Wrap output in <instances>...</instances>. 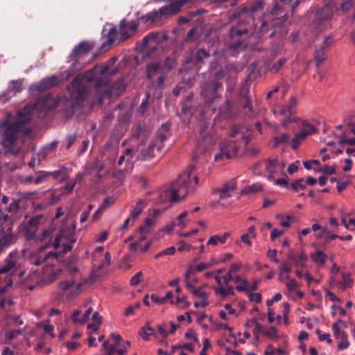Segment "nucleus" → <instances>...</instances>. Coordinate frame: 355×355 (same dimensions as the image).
Masks as SVG:
<instances>
[{
    "instance_id": "obj_1",
    "label": "nucleus",
    "mask_w": 355,
    "mask_h": 355,
    "mask_svg": "<svg viewBox=\"0 0 355 355\" xmlns=\"http://www.w3.org/2000/svg\"><path fill=\"white\" fill-rule=\"evenodd\" d=\"M92 85H94L96 96L98 102H102L105 97L111 99L119 96L125 87L122 80L111 84L107 81L96 80L94 71H89L85 74L77 76L67 86L69 93V100L73 106L79 104L86 98L88 95L87 88Z\"/></svg>"
},
{
    "instance_id": "obj_2",
    "label": "nucleus",
    "mask_w": 355,
    "mask_h": 355,
    "mask_svg": "<svg viewBox=\"0 0 355 355\" xmlns=\"http://www.w3.org/2000/svg\"><path fill=\"white\" fill-rule=\"evenodd\" d=\"M49 101L50 98L49 97L40 98L33 105H27L23 110L19 111L17 121L7 126L2 144L7 146L15 142L17 132L21 130L23 125L29 121L32 112L46 111L56 106L57 102H49Z\"/></svg>"
},
{
    "instance_id": "obj_3",
    "label": "nucleus",
    "mask_w": 355,
    "mask_h": 355,
    "mask_svg": "<svg viewBox=\"0 0 355 355\" xmlns=\"http://www.w3.org/2000/svg\"><path fill=\"white\" fill-rule=\"evenodd\" d=\"M195 168L194 165H189L179 178L173 182L170 189L161 192L159 200L165 202L168 200L171 202H177L184 198L188 192L193 190L198 184V176L193 174Z\"/></svg>"
},
{
    "instance_id": "obj_4",
    "label": "nucleus",
    "mask_w": 355,
    "mask_h": 355,
    "mask_svg": "<svg viewBox=\"0 0 355 355\" xmlns=\"http://www.w3.org/2000/svg\"><path fill=\"white\" fill-rule=\"evenodd\" d=\"M286 164L282 157L275 156L257 163L253 166L252 171L254 175L263 176L272 181L276 175H284Z\"/></svg>"
},
{
    "instance_id": "obj_5",
    "label": "nucleus",
    "mask_w": 355,
    "mask_h": 355,
    "mask_svg": "<svg viewBox=\"0 0 355 355\" xmlns=\"http://www.w3.org/2000/svg\"><path fill=\"white\" fill-rule=\"evenodd\" d=\"M337 8L332 3H328L323 7L318 9L314 14L311 29L313 32L319 33L329 26V22L331 19Z\"/></svg>"
},
{
    "instance_id": "obj_6",
    "label": "nucleus",
    "mask_w": 355,
    "mask_h": 355,
    "mask_svg": "<svg viewBox=\"0 0 355 355\" xmlns=\"http://www.w3.org/2000/svg\"><path fill=\"white\" fill-rule=\"evenodd\" d=\"M83 282L80 280L79 276L75 275L59 282L58 290L65 295L68 300H71L80 295Z\"/></svg>"
},
{
    "instance_id": "obj_7",
    "label": "nucleus",
    "mask_w": 355,
    "mask_h": 355,
    "mask_svg": "<svg viewBox=\"0 0 355 355\" xmlns=\"http://www.w3.org/2000/svg\"><path fill=\"white\" fill-rule=\"evenodd\" d=\"M62 270L53 266V263L48 261L43 267L40 274L37 276L36 274L33 273L27 276V279L29 282H35L36 285L40 284H49L57 279L61 274Z\"/></svg>"
},
{
    "instance_id": "obj_8",
    "label": "nucleus",
    "mask_w": 355,
    "mask_h": 355,
    "mask_svg": "<svg viewBox=\"0 0 355 355\" xmlns=\"http://www.w3.org/2000/svg\"><path fill=\"white\" fill-rule=\"evenodd\" d=\"M92 276L98 277L100 270L106 269L110 264V254L108 252H104L103 247H98L92 253Z\"/></svg>"
},
{
    "instance_id": "obj_9",
    "label": "nucleus",
    "mask_w": 355,
    "mask_h": 355,
    "mask_svg": "<svg viewBox=\"0 0 355 355\" xmlns=\"http://www.w3.org/2000/svg\"><path fill=\"white\" fill-rule=\"evenodd\" d=\"M74 70V64H72V65L67 71L60 73L58 76L54 75L51 77L44 78L34 87L36 89L40 91L54 87L71 76L73 73Z\"/></svg>"
},
{
    "instance_id": "obj_10",
    "label": "nucleus",
    "mask_w": 355,
    "mask_h": 355,
    "mask_svg": "<svg viewBox=\"0 0 355 355\" xmlns=\"http://www.w3.org/2000/svg\"><path fill=\"white\" fill-rule=\"evenodd\" d=\"M275 116L281 121V125L286 128L291 123L295 121V110L287 107L286 105H281L272 110Z\"/></svg>"
},
{
    "instance_id": "obj_11",
    "label": "nucleus",
    "mask_w": 355,
    "mask_h": 355,
    "mask_svg": "<svg viewBox=\"0 0 355 355\" xmlns=\"http://www.w3.org/2000/svg\"><path fill=\"white\" fill-rule=\"evenodd\" d=\"M248 32L247 28L243 24L232 28L230 31V47L236 49L240 46Z\"/></svg>"
},
{
    "instance_id": "obj_12",
    "label": "nucleus",
    "mask_w": 355,
    "mask_h": 355,
    "mask_svg": "<svg viewBox=\"0 0 355 355\" xmlns=\"http://www.w3.org/2000/svg\"><path fill=\"white\" fill-rule=\"evenodd\" d=\"M74 242V239L70 231L63 230L55 238L53 242V248L58 249L60 246L62 248V252H67L72 248L71 244Z\"/></svg>"
},
{
    "instance_id": "obj_13",
    "label": "nucleus",
    "mask_w": 355,
    "mask_h": 355,
    "mask_svg": "<svg viewBox=\"0 0 355 355\" xmlns=\"http://www.w3.org/2000/svg\"><path fill=\"white\" fill-rule=\"evenodd\" d=\"M282 10V8L280 6H276L272 10L270 15L268 16V19H272V26L275 29L270 34V36H272L277 27L285 21L286 15L284 14V11Z\"/></svg>"
},
{
    "instance_id": "obj_14",
    "label": "nucleus",
    "mask_w": 355,
    "mask_h": 355,
    "mask_svg": "<svg viewBox=\"0 0 355 355\" xmlns=\"http://www.w3.org/2000/svg\"><path fill=\"white\" fill-rule=\"evenodd\" d=\"M237 150L238 147L234 144H221L220 153L215 155L214 160L218 162L223 159L224 157L230 159Z\"/></svg>"
},
{
    "instance_id": "obj_15",
    "label": "nucleus",
    "mask_w": 355,
    "mask_h": 355,
    "mask_svg": "<svg viewBox=\"0 0 355 355\" xmlns=\"http://www.w3.org/2000/svg\"><path fill=\"white\" fill-rule=\"evenodd\" d=\"M138 28V23L135 21L127 22L125 20H121L120 22V33L123 39L130 37L137 31Z\"/></svg>"
},
{
    "instance_id": "obj_16",
    "label": "nucleus",
    "mask_w": 355,
    "mask_h": 355,
    "mask_svg": "<svg viewBox=\"0 0 355 355\" xmlns=\"http://www.w3.org/2000/svg\"><path fill=\"white\" fill-rule=\"evenodd\" d=\"M93 47V45L87 42H83L76 46L69 58L71 60L78 61L80 58L89 52Z\"/></svg>"
},
{
    "instance_id": "obj_17",
    "label": "nucleus",
    "mask_w": 355,
    "mask_h": 355,
    "mask_svg": "<svg viewBox=\"0 0 355 355\" xmlns=\"http://www.w3.org/2000/svg\"><path fill=\"white\" fill-rule=\"evenodd\" d=\"M230 134L232 137H234L236 135L241 136L242 141L245 145L250 141L252 137V131L248 130L245 127L234 126Z\"/></svg>"
},
{
    "instance_id": "obj_18",
    "label": "nucleus",
    "mask_w": 355,
    "mask_h": 355,
    "mask_svg": "<svg viewBox=\"0 0 355 355\" xmlns=\"http://www.w3.org/2000/svg\"><path fill=\"white\" fill-rule=\"evenodd\" d=\"M236 189V184L234 182H230L225 185L223 186L218 191L220 193L218 201L222 202L223 200L230 198ZM222 205L225 206L226 203L221 202Z\"/></svg>"
},
{
    "instance_id": "obj_19",
    "label": "nucleus",
    "mask_w": 355,
    "mask_h": 355,
    "mask_svg": "<svg viewBox=\"0 0 355 355\" xmlns=\"http://www.w3.org/2000/svg\"><path fill=\"white\" fill-rule=\"evenodd\" d=\"M253 100L252 97L248 94H245L241 101L242 106L245 113L250 116H254L258 114L253 105Z\"/></svg>"
},
{
    "instance_id": "obj_20",
    "label": "nucleus",
    "mask_w": 355,
    "mask_h": 355,
    "mask_svg": "<svg viewBox=\"0 0 355 355\" xmlns=\"http://www.w3.org/2000/svg\"><path fill=\"white\" fill-rule=\"evenodd\" d=\"M133 150L130 148L125 150L124 153L119 157L117 162L118 166H121L123 162H125V168L128 169L132 166Z\"/></svg>"
},
{
    "instance_id": "obj_21",
    "label": "nucleus",
    "mask_w": 355,
    "mask_h": 355,
    "mask_svg": "<svg viewBox=\"0 0 355 355\" xmlns=\"http://www.w3.org/2000/svg\"><path fill=\"white\" fill-rule=\"evenodd\" d=\"M56 255L55 253L49 252L45 253H41L38 256H33L31 259V262L35 266H39L44 263L45 261H48L50 259H55Z\"/></svg>"
},
{
    "instance_id": "obj_22",
    "label": "nucleus",
    "mask_w": 355,
    "mask_h": 355,
    "mask_svg": "<svg viewBox=\"0 0 355 355\" xmlns=\"http://www.w3.org/2000/svg\"><path fill=\"white\" fill-rule=\"evenodd\" d=\"M92 313V309L91 308H88L87 311L85 312L83 315L82 317H79L80 314V311L78 310L74 311L72 313L71 318L74 322L79 323V324H85L86 322H87L89 319V315Z\"/></svg>"
},
{
    "instance_id": "obj_23",
    "label": "nucleus",
    "mask_w": 355,
    "mask_h": 355,
    "mask_svg": "<svg viewBox=\"0 0 355 355\" xmlns=\"http://www.w3.org/2000/svg\"><path fill=\"white\" fill-rule=\"evenodd\" d=\"M230 236V233L227 232H224L221 236L217 234L212 235L209 238L207 245L216 246L219 243L223 244Z\"/></svg>"
},
{
    "instance_id": "obj_24",
    "label": "nucleus",
    "mask_w": 355,
    "mask_h": 355,
    "mask_svg": "<svg viewBox=\"0 0 355 355\" xmlns=\"http://www.w3.org/2000/svg\"><path fill=\"white\" fill-rule=\"evenodd\" d=\"M213 288L217 295L227 297L228 295H234V287L230 285L220 286L218 287H214Z\"/></svg>"
},
{
    "instance_id": "obj_25",
    "label": "nucleus",
    "mask_w": 355,
    "mask_h": 355,
    "mask_svg": "<svg viewBox=\"0 0 355 355\" xmlns=\"http://www.w3.org/2000/svg\"><path fill=\"white\" fill-rule=\"evenodd\" d=\"M141 19H143L146 24H150L162 19V17L159 10H155L142 16Z\"/></svg>"
},
{
    "instance_id": "obj_26",
    "label": "nucleus",
    "mask_w": 355,
    "mask_h": 355,
    "mask_svg": "<svg viewBox=\"0 0 355 355\" xmlns=\"http://www.w3.org/2000/svg\"><path fill=\"white\" fill-rule=\"evenodd\" d=\"M173 293L171 291H168L164 297H159L158 295L155 294H152L150 295L151 300L156 304H162L166 302L168 300H170V303L173 304V301L172 300Z\"/></svg>"
},
{
    "instance_id": "obj_27",
    "label": "nucleus",
    "mask_w": 355,
    "mask_h": 355,
    "mask_svg": "<svg viewBox=\"0 0 355 355\" xmlns=\"http://www.w3.org/2000/svg\"><path fill=\"white\" fill-rule=\"evenodd\" d=\"M310 257L313 261L316 263L320 264V266H324L327 256L321 250H317L313 253L310 254Z\"/></svg>"
},
{
    "instance_id": "obj_28",
    "label": "nucleus",
    "mask_w": 355,
    "mask_h": 355,
    "mask_svg": "<svg viewBox=\"0 0 355 355\" xmlns=\"http://www.w3.org/2000/svg\"><path fill=\"white\" fill-rule=\"evenodd\" d=\"M92 322L87 324V328L96 332L99 329V325L102 322L101 317L97 311H94L92 315Z\"/></svg>"
},
{
    "instance_id": "obj_29",
    "label": "nucleus",
    "mask_w": 355,
    "mask_h": 355,
    "mask_svg": "<svg viewBox=\"0 0 355 355\" xmlns=\"http://www.w3.org/2000/svg\"><path fill=\"white\" fill-rule=\"evenodd\" d=\"M262 190H263L262 185L259 182H256L251 185L245 187L242 189L241 193L242 194H252V193H255L259 192Z\"/></svg>"
},
{
    "instance_id": "obj_30",
    "label": "nucleus",
    "mask_w": 355,
    "mask_h": 355,
    "mask_svg": "<svg viewBox=\"0 0 355 355\" xmlns=\"http://www.w3.org/2000/svg\"><path fill=\"white\" fill-rule=\"evenodd\" d=\"M234 282L237 284L236 289L238 291H245L248 289V282L246 279H243L240 275H234Z\"/></svg>"
},
{
    "instance_id": "obj_31",
    "label": "nucleus",
    "mask_w": 355,
    "mask_h": 355,
    "mask_svg": "<svg viewBox=\"0 0 355 355\" xmlns=\"http://www.w3.org/2000/svg\"><path fill=\"white\" fill-rule=\"evenodd\" d=\"M207 56H208V53L205 49H198L196 53L195 57L189 58L186 60V64H188L189 62H193L194 61L196 62H199L201 60H202V59L204 58H206Z\"/></svg>"
},
{
    "instance_id": "obj_32",
    "label": "nucleus",
    "mask_w": 355,
    "mask_h": 355,
    "mask_svg": "<svg viewBox=\"0 0 355 355\" xmlns=\"http://www.w3.org/2000/svg\"><path fill=\"white\" fill-rule=\"evenodd\" d=\"M23 80H12L8 87L9 92H12L14 94L19 92L22 89Z\"/></svg>"
},
{
    "instance_id": "obj_33",
    "label": "nucleus",
    "mask_w": 355,
    "mask_h": 355,
    "mask_svg": "<svg viewBox=\"0 0 355 355\" xmlns=\"http://www.w3.org/2000/svg\"><path fill=\"white\" fill-rule=\"evenodd\" d=\"M232 104L228 100L224 101V105L219 107V113L224 117L228 118L231 116Z\"/></svg>"
},
{
    "instance_id": "obj_34",
    "label": "nucleus",
    "mask_w": 355,
    "mask_h": 355,
    "mask_svg": "<svg viewBox=\"0 0 355 355\" xmlns=\"http://www.w3.org/2000/svg\"><path fill=\"white\" fill-rule=\"evenodd\" d=\"M155 220L150 218H148L146 219L143 225L139 227L138 232L139 233H149L150 231V227L154 225Z\"/></svg>"
},
{
    "instance_id": "obj_35",
    "label": "nucleus",
    "mask_w": 355,
    "mask_h": 355,
    "mask_svg": "<svg viewBox=\"0 0 355 355\" xmlns=\"http://www.w3.org/2000/svg\"><path fill=\"white\" fill-rule=\"evenodd\" d=\"M306 136L304 132L297 133L295 137L291 141V146L292 148L296 149L299 146L300 144L306 139Z\"/></svg>"
},
{
    "instance_id": "obj_36",
    "label": "nucleus",
    "mask_w": 355,
    "mask_h": 355,
    "mask_svg": "<svg viewBox=\"0 0 355 355\" xmlns=\"http://www.w3.org/2000/svg\"><path fill=\"white\" fill-rule=\"evenodd\" d=\"M55 230V226L53 224H51L47 229H45L42 231V234L39 236L37 239L41 241L49 239Z\"/></svg>"
},
{
    "instance_id": "obj_37",
    "label": "nucleus",
    "mask_w": 355,
    "mask_h": 355,
    "mask_svg": "<svg viewBox=\"0 0 355 355\" xmlns=\"http://www.w3.org/2000/svg\"><path fill=\"white\" fill-rule=\"evenodd\" d=\"M269 30V24L266 19L261 20V24L259 26V29L257 28L253 31L252 34H260L261 35H263L268 33Z\"/></svg>"
},
{
    "instance_id": "obj_38",
    "label": "nucleus",
    "mask_w": 355,
    "mask_h": 355,
    "mask_svg": "<svg viewBox=\"0 0 355 355\" xmlns=\"http://www.w3.org/2000/svg\"><path fill=\"white\" fill-rule=\"evenodd\" d=\"M324 48L320 46L319 49L315 50L314 53V60L318 65L326 59V55L324 52Z\"/></svg>"
},
{
    "instance_id": "obj_39",
    "label": "nucleus",
    "mask_w": 355,
    "mask_h": 355,
    "mask_svg": "<svg viewBox=\"0 0 355 355\" xmlns=\"http://www.w3.org/2000/svg\"><path fill=\"white\" fill-rule=\"evenodd\" d=\"M144 209V205L142 200H139L135 206V207L131 211L130 217L133 220L138 217L140 214L142 212Z\"/></svg>"
},
{
    "instance_id": "obj_40",
    "label": "nucleus",
    "mask_w": 355,
    "mask_h": 355,
    "mask_svg": "<svg viewBox=\"0 0 355 355\" xmlns=\"http://www.w3.org/2000/svg\"><path fill=\"white\" fill-rule=\"evenodd\" d=\"M285 286L288 293L291 295L292 293L295 292V291L298 288L300 285L296 280H295L294 279H291V280H288L286 282H285Z\"/></svg>"
},
{
    "instance_id": "obj_41",
    "label": "nucleus",
    "mask_w": 355,
    "mask_h": 355,
    "mask_svg": "<svg viewBox=\"0 0 355 355\" xmlns=\"http://www.w3.org/2000/svg\"><path fill=\"white\" fill-rule=\"evenodd\" d=\"M109 200L108 198H105L103 201V203L98 208V209L92 215V220H97L102 214L103 212L105 211L106 208L107 207V202Z\"/></svg>"
},
{
    "instance_id": "obj_42",
    "label": "nucleus",
    "mask_w": 355,
    "mask_h": 355,
    "mask_svg": "<svg viewBox=\"0 0 355 355\" xmlns=\"http://www.w3.org/2000/svg\"><path fill=\"white\" fill-rule=\"evenodd\" d=\"M355 114L353 113L347 114L344 116L343 123L345 125H347L350 128V130L355 128V123L354 121V118Z\"/></svg>"
},
{
    "instance_id": "obj_43",
    "label": "nucleus",
    "mask_w": 355,
    "mask_h": 355,
    "mask_svg": "<svg viewBox=\"0 0 355 355\" xmlns=\"http://www.w3.org/2000/svg\"><path fill=\"white\" fill-rule=\"evenodd\" d=\"M313 170L316 172L322 173H327L329 175L334 174L336 172V169L334 166H320L317 168H314Z\"/></svg>"
},
{
    "instance_id": "obj_44",
    "label": "nucleus",
    "mask_w": 355,
    "mask_h": 355,
    "mask_svg": "<svg viewBox=\"0 0 355 355\" xmlns=\"http://www.w3.org/2000/svg\"><path fill=\"white\" fill-rule=\"evenodd\" d=\"M176 249L174 246H171L165 250H163L155 254V258L159 259L164 256L173 255L175 254Z\"/></svg>"
},
{
    "instance_id": "obj_45",
    "label": "nucleus",
    "mask_w": 355,
    "mask_h": 355,
    "mask_svg": "<svg viewBox=\"0 0 355 355\" xmlns=\"http://www.w3.org/2000/svg\"><path fill=\"white\" fill-rule=\"evenodd\" d=\"M291 187L295 191H297L300 189H304L306 187V184L304 179L300 178L293 182L291 184Z\"/></svg>"
},
{
    "instance_id": "obj_46",
    "label": "nucleus",
    "mask_w": 355,
    "mask_h": 355,
    "mask_svg": "<svg viewBox=\"0 0 355 355\" xmlns=\"http://www.w3.org/2000/svg\"><path fill=\"white\" fill-rule=\"evenodd\" d=\"M338 141L340 144H347L350 146H355V138H347L346 135L343 134L338 137Z\"/></svg>"
},
{
    "instance_id": "obj_47",
    "label": "nucleus",
    "mask_w": 355,
    "mask_h": 355,
    "mask_svg": "<svg viewBox=\"0 0 355 355\" xmlns=\"http://www.w3.org/2000/svg\"><path fill=\"white\" fill-rule=\"evenodd\" d=\"M282 3V7H289L293 11L300 3L301 0H280Z\"/></svg>"
},
{
    "instance_id": "obj_48",
    "label": "nucleus",
    "mask_w": 355,
    "mask_h": 355,
    "mask_svg": "<svg viewBox=\"0 0 355 355\" xmlns=\"http://www.w3.org/2000/svg\"><path fill=\"white\" fill-rule=\"evenodd\" d=\"M315 131V128L309 123L306 121H304L302 123V132L305 133V135L307 137L308 135H311Z\"/></svg>"
},
{
    "instance_id": "obj_49",
    "label": "nucleus",
    "mask_w": 355,
    "mask_h": 355,
    "mask_svg": "<svg viewBox=\"0 0 355 355\" xmlns=\"http://www.w3.org/2000/svg\"><path fill=\"white\" fill-rule=\"evenodd\" d=\"M184 282L187 288L190 291L196 287V284L198 283V279L195 277H191L189 278L184 279Z\"/></svg>"
},
{
    "instance_id": "obj_50",
    "label": "nucleus",
    "mask_w": 355,
    "mask_h": 355,
    "mask_svg": "<svg viewBox=\"0 0 355 355\" xmlns=\"http://www.w3.org/2000/svg\"><path fill=\"white\" fill-rule=\"evenodd\" d=\"M189 212L187 211H183L182 214H180L178 218L176 223V225L181 227L182 228H184L187 226V223L184 220V218H186L188 216Z\"/></svg>"
},
{
    "instance_id": "obj_51",
    "label": "nucleus",
    "mask_w": 355,
    "mask_h": 355,
    "mask_svg": "<svg viewBox=\"0 0 355 355\" xmlns=\"http://www.w3.org/2000/svg\"><path fill=\"white\" fill-rule=\"evenodd\" d=\"M158 69V64L157 63H152L148 65L146 68L147 76L150 78L154 76Z\"/></svg>"
},
{
    "instance_id": "obj_52",
    "label": "nucleus",
    "mask_w": 355,
    "mask_h": 355,
    "mask_svg": "<svg viewBox=\"0 0 355 355\" xmlns=\"http://www.w3.org/2000/svg\"><path fill=\"white\" fill-rule=\"evenodd\" d=\"M283 176H284L283 178H277V179H275L274 178V180H272L271 182H273V183L275 185L281 186L283 187H286L288 185V180H287L288 177L286 176V175L285 173H284V175H283Z\"/></svg>"
},
{
    "instance_id": "obj_53",
    "label": "nucleus",
    "mask_w": 355,
    "mask_h": 355,
    "mask_svg": "<svg viewBox=\"0 0 355 355\" xmlns=\"http://www.w3.org/2000/svg\"><path fill=\"white\" fill-rule=\"evenodd\" d=\"M190 292L193 295L196 296L200 299L207 297V293L206 292L202 291L201 288L195 287L194 288L190 290Z\"/></svg>"
},
{
    "instance_id": "obj_54",
    "label": "nucleus",
    "mask_w": 355,
    "mask_h": 355,
    "mask_svg": "<svg viewBox=\"0 0 355 355\" xmlns=\"http://www.w3.org/2000/svg\"><path fill=\"white\" fill-rule=\"evenodd\" d=\"M140 236L138 237L137 241L135 243H132L130 245L132 250H136L137 247L141 245V242L146 239L148 233H139Z\"/></svg>"
},
{
    "instance_id": "obj_55",
    "label": "nucleus",
    "mask_w": 355,
    "mask_h": 355,
    "mask_svg": "<svg viewBox=\"0 0 355 355\" xmlns=\"http://www.w3.org/2000/svg\"><path fill=\"white\" fill-rule=\"evenodd\" d=\"M263 334L266 336L270 338L271 339L276 340L278 338V336H277V330L275 327H271L268 330H264Z\"/></svg>"
},
{
    "instance_id": "obj_56",
    "label": "nucleus",
    "mask_w": 355,
    "mask_h": 355,
    "mask_svg": "<svg viewBox=\"0 0 355 355\" xmlns=\"http://www.w3.org/2000/svg\"><path fill=\"white\" fill-rule=\"evenodd\" d=\"M342 340L338 344V347L339 349H343L347 348L349 345V343L347 338L346 333H342Z\"/></svg>"
},
{
    "instance_id": "obj_57",
    "label": "nucleus",
    "mask_w": 355,
    "mask_h": 355,
    "mask_svg": "<svg viewBox=\"0 0 355 355\" xmlns=\"http://www.w3.org/2000/svg\"><path fill=\"white\" fill-rule=\"evenodd\" d=\"M175 303L177 304H182L183 308H187L190 305V303L187 300V297L185 295H178Z\"/></svg>"
},
{
    "instance_id": "obj_58",
    "label": "nucleus",
    "mask_w": 355,
    "mask_h": 355,
    "mask_svg": "<svg viewBox=\"0 0 355 355\" xmlns=\"http://www.w3.org/2000/svg\"><path fill=\"white\" fill-rule=\"evenodd\" d=\"M341 320H338L337 322H335L332 325V329L334 331V336L336 338H342V333H345L344 331H341L338 323L340 322Z\"/></svg>"
},
{
    "instance_id": "obj_59",
    "label": "nucleus",
    "mask_w": 355,
    "mask_h": 355,
    "mask_svg": "<svg viewBox=\"0 0 355 355\" xmlns=\"http://www.w3.org/2000/svg\"><path fill=\"white\" fill-rule=\"evenodd\" d=\"M291 266L286 262H282L278 267L279 273H289L291 271Z\"/></svg>"
},
{
    "instance_id": "obj_60",
    "label": "nucleus",
    "mask_w": 355,
    "mask_h": 355,
    "mask_svg": "<svg viewBox=\"0 0 355 355\" xmlns=\"http://www.w3.org/2000/svg\"><path fill=\"white\" fill-rule=\"evenodd\" d=\"M185 337L187 338V339H192L193 340V341L196 343H198V345H200V343H199V340L196 334V333L194 332L193 330L192 329H189L188 330L186 333H185Z\"/></svg>"
},
{
    "instance_id": "obj_61",
    "label": "nucleus",
    "mask_w": 355,
    "mask_h": 355,
    "mask_svg": "<svg viewBox=\"0 0 355 355\" xmlns=\"http://www.w3.org/2000/svg\"><path fill=\"white\" fill-rule=\"evenodd\" d=\"M108 232L106 230L102 231L95 236V241L98 243L103 242L107 239Z\"/></svg>"
},
{
    "instance_id": "obj_62",
    "label": "nucleus",
    "mask_w": 355,
    "mask_h": 355,
    "mask_svg": "<svg viewBox=\"0 0 355 355\" xmlns=\"http://www.w3.org/2000/svg\"><path fill=\"white\" fill-rule=\"evenodd\" d=\"M141 277L142 272L141 271L137 272L134 276L131 277L130 284L133 286L139 284L141 282Z\"/></svg>"
},
{
    "instance_id": "obj_63",
    "label": "nucleus",
    "mask_w": 355,
    "mask_h": 355,
    "mask_svg": "<svg viewBox=\"0 0 355 355\" xmlns=\"http://www.w3.org/2000/svg\"><path fill=\"white\" fill-rule=\"evenodd\" d=\"M55 147V144H51L49 146L43 148L39 153V156L44 159L49 150H52Z\"/></svg>"
},
{
    "instance_id": "obj_64",
    "label": "nucleus",
    "mask_w": 355,
    "mask_h": 355,
    "mask_svg": "<svg viewBox=\"0 0 355 355\" xmlns=\"http://www.w3.org/2000/svg\"><path fill=\"white\" fill-rule=\"evenodd\" d=\"M275 144L286 143L289 141V135L284 133L275 139Z\"/></svg>"
}]
</instances>
